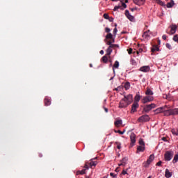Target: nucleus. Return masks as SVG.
<instances>
[{
  "instance_id": "1",
  "label": "nucleus",
  "mask_w": 178,
  "mask_h": 178,
  "mask_svg": "<svg viewBox=\"0 0 178 178\" xmlns=\"http://www.w3.org/2000/svg\"><path fill=\"white\" fill-rule=\"evenodd\" d=\"M169 106L167 105L158 108L155 110L156 113H163L165 116H166V112H168Z\"/></svg>"
},
{
  "instance_id": "2",
  "label": "nucleus",
  "mask_w": 178,
  "mask_h": 178,
  "mask_svg": "<svg viewBox=\"0 0 178 178\" xmlns=\"http://www.w3.org/2000/svg\"><path fill=\"white\" fill-rule=\"evenodd\" d=\"M166 116H170L172 115H178V108L170 109L168 107V111L165 113Z\"/></svg>"
},
{
  "instance_id": "3",
  "label": "nucleus",
  "mask_w": 178,
  "mask_h": 178,
  "mask_svg": "<svg viewBox=\"0 0 178 178\" xmlns=\"http://www.w3.org/2000/svg\"><path fill=\"white\" fill-rule=\"evenodd\" d=\"M169 29H170V32H167L168 34H170V35H172L176 33V30H177V26L175 24H172L170 26Z\"/></svg>"
},
{
  "instance_id": "4",
  "label": "nucleus",
  "mask_w": 178,
  "mask_h": 178,
  "mask_svg": "<svg viewBox=\"0 0 178 178\" xmlns=\"http://www.w3.org/2000/svg\"><path fill=\"white\" fill-rule=\"evenodd\" d=\"M154 101V96L147 95L146 97H143L142 102L143 104H147V102H151Z\"/></svg>"
},
{
  "instance_id": "5",
  "label": "nucleus",
  "mask_w": 178,
  "mask_h": 178,
  "mask_svg": "<svg viewBox=\"0 0 178 178\" xmlns=\"http://www.w3.org/2000/svg\"><path fill=\"white\" fill-rule=\"evenodd\" d=\"M138 120L140 123L143 122H149V116L148 115H142L138 119Z\"/></svg>"
},
{
  "instance_id": "6",
  "label": "nucleus",
  "mask_w": 178,
  "mask_h": 178,
  "mask_svg": "<svg viewBox=\"0 0 178 178\" xmlns=\"http://www.w3.org/2000/svg\"><path fill=\"white\" fill-rule=\"evenodd\" d=\"M164 157L165 161H170L173 158V152H166Z\"/></svg>"
},
{
  "instance_id": "7",
  "label": "nucleus",
  "mask_w": 178,
  "mask_h": 178,
  "mask_svg": "<svg viewBox=\"0 0 178 178\" xmlns=\"http://www.w3.org/2000/svg\"><path fill=\"white\" fill-rule=\"evenodd\" d=\"M156 107V105L155 104H151L147 105L144 108V111L145 112H149V111H152V109H154Z\"/></svg>"
},
{
  "instance_id": "8",
  "label": "nucleus",
  "mask_w": 178,
  "mask_h": 178,
  "mask_svg": "<svg viewBox=\"0 0 178 178\" xmlns=\"http://www.w3.org/2000/svg\"><path fill=\"white\" fill-rule=\"evenodd\" d=\"M128 105H130L124 99H122L119 104V108H127Z\"/></svg>"
},
{
  "instance_id": "9",
  "label": "nucleus",
  "mask_w": 178,
  "mask_h": 178,
  "mask_svg": "<svg viewBox=\"0 0 178 178\" xmlns=\"http://www.w3.org/2000/svg\"><path fill=\"white\" fill-rule=\"evenodd\" d=\"M124 99H125L128 104H131L133 102V95H128L124 96Z\"/></svg>"
},
{
  "instance_id": "10",
  "label": "nucleus",
  "mask_w": 178,
  "mask_h": 178,
  "mask_svg": "<svg viewBox=\"0 0 178 178\" xmlns=\"http://www.w3.org/2000/svg\"><path fill=\"white\" fill-rule=\"evenodd\" d=\"M130 140H131V147H134V144H136V134L134 133L131 134Z\"/></svg>"
},
{
  "instance_id": "11",
  "label": "nucleus",
  "mask_w": 178,
  "mask_h": 178,
  "mask_svg": "<svg viewBox=\"0 0 178 178\" xmlns=\"http://www.w3.org/2000/svg\"><path fill=\"white\" fill-rule=\"evenodd\" d=\"M154 159H155V156L154 154H151L149 159L146 161L147 166H149V165H151V163L153 162Z\"/></svg>"
},
{
  "instance_id": "12",
  "label": "nucleus",
  "mask_w": 178,
  "mask_h": 178,
  "mask_svg": "<svg viewBox=\"0 0 178 178\" xmlns=\"http://www.w3.org/2000/svg\"><path fill=\"white\" fill-rule=\"evenodd\" d=\"M125 15L127 16V19L130 20V22H134V17L133 15H130V13L128 10H125Z\"/></svg>"
},
{
  "instance_id": "13",
  "label": "nucleus",
  "mask_w": 178,
  "mask_h": 178,
  "mask_svg": "<svg viewBox=\"0 0 178 178\" xmlns=\"http://www.w3.org/2000/svg\"><path fill=\"white\" fill-rule=\"evenodd\" d=\"M151 68L148 65L143 66L140 68V71L143 72V73H147L149 72Z\"/></svg>"
},
{
  "instance_id": "14",
  "label": "nucleus",
  "mask_w": 178,
  "mask_h": 178,
  "mask_svg": "<svg viewBox=\"0 0 178 178\" xmlns=\"http://www.w3.org/2000/svg\"><path fill=\"white\" fill-rule=\"evenodd\" d=\"M129 161V159H127V157L123 158L121 161H120V163L118 164V166H126V165H127V161Z\"/></svg>"
},
{
  "instance_id": "15",
  "label": "nucleus",
  "mask_w": 178,
  "mask_h": 178,
  "mask_svg": "<svg viewBox=\"0 0 178 178\" xmlns=\"http://www.w3.org/2000/svg\"><path fill=\"white\" fill-rule=\"evenodd\" d=\"M137 108H138V103L134 102V103L132 105V108L131 111V113H134V112H136Z\"/></svg>"
},
{
  "instance_id": "16",
  "label": "nucleus",
  "mask_w": 178,
  "mask_h": 178,
  "mask_svg": "<svg viewBox=\"0 0 178 178\" xmlns=\"http://www.w3.org/2000/svg\"><path fill=\"white\" fill-rule=\"evenodd\" d=\"M115 127H120L122 124H123V120H116L114 122Z\"/></svg>"
},
{
  "instance_id": "17",
  "label": "nucleus",
  "mask_w": 178,
  "mask_h": 178,
  "mask_svg": "<svg viewBox=\"0 0 178 178\" xmlns=\"http://www.w3.org/2000/svg\"><path fill=\"white\" fill-rule=\"evenodd\" d=\"M134 2L136 5L141 6V5H144L145 3V0H134Z\"/></svg>"
},
{
  "instance_id": "18",
  "label": "nucleus",
  "mask_w": 178,
  "mask_h": 178,
  "mask_svg": "<svg viewBox=\"0 0 178 178\" xmlns=\"http://www.w3.org/2000/svg\"><path fill=\"white\" fill-rule=\"evenodd\" d=\"M172 173L170 172V171H169V170H168V169L165 170V177L166 178L172 177Z\"/></svg>"
},
{
  "instance_id": "19",
  "label": "nucleus",
  "mask_w": 178,
  "mask_h": 178,
  "mask_svg": "<svg viewBox=\"0 0 178 178\" xmlns=\"http://www.w3.org/2000/svg\"><path fill=\"white\" fill-rule=\"evenodd\" d=\"M149 35H151V32L149 31V30H148L143 33V37H144L145 38H149Z\"/></svg>"
},
{
  "instance_id": "20",
  "label": "nucleus",
  "mask_w": 178,
  "mask_h": 178,
  "mask_svg": "<svg viewBox=\"0 0 178 178\" xmlns=\"http://www.w3.org/2000/svg\"><path fill=\"white\" fill-rule=\"evenodd\" d=\"M137 149L139 152H144V151H145V146L140 145L138 147Z\"/></svg>"
},
{
  "instance_id": "21",
  "label": "nucleus",
  "mask_w": 178,
  "mask_h": 178,
  "mask_svg": "<svg viewBox=\"0 0 178 178\" xmlns=\"http://www.w3.org/2000/svg\"><path fill=\"white\" fill-rule=\"evenodd\" d=\"M173 6H175V1L173 0H170V1L167 3V8H173Z\"/></svg>"
},
{
  "instance_id": "22",
  "label": "nucleus",
  "mask_w": 178,
  "mask_h": 178,
  "mask_svg": "<svg viewBox=\"0 0 178 178\" xmlns=\"http://www.w3.org/2000/svg\"><path fill=\"white\" fill-rule=\"evenodd\" d=\"M134 99H135L134 102H137L138 104V102H140V99H141V96L139 94H136Z\"/></svg>"
},
{
  "instance_id": "23",
  "label": "nucleus",
  "mask_w": 178,
  "mask_h": 178,
  "mask_svg": "<svg viewBox=\"0 0 178 178\" xmlns=\"http://www.w3.org/2000/svg\"><path fill=\"white\" fill-rule=\"evenodd\" d=\"M146 95H150L152 96L154 95V92H152V90H151V89L147 88L146 92H145Z\"/></svg>"
},
{
  "instance_id": "24",
  "label": "nucleus",
  "mask_w": 178,
  "mask_h": 178,
  "mask_svg": "<svg viewBox=\"0 0 178 178\" xmlns=\"http://www.w3.org/2000/svg\"><path fill=\"white\" fill-rule=\"evenodd\" d=\"M171 133H172V134H173V136H178V129H172L171 130Z\"/></svg>"
},
{
  "instance_id": "25",
  "label": "nucleus",
  "mask_w": 178,
  "mask_h": 178,
  "mask_svg": "<svg viewBox=\"0 0 178 178\" xmlns=\"http://www.w3.org/2000/svg\"><path fill=\"white\" fill-rule=\"evenodd\" d=\"M44 104H45L46 106L51 105V100L49 99H45Z\"/></svg>"
},
{
  "instance_id": "26",
  "label": "nucleus",
  "mask_w": 178,
  "mask_h": 178,
  "mask_svg": "<svg viewBox=\"0 0 178 178\" xmlns=\"http://www.w3.org/2000/svg\"><path fill=\"white\" fill-rule=\"evenodd\" d=\"M156 3L161 5V6H165V3L161 0H156Z\"/></svg>"
},
{
  "instance_id": "27",
  "label": "nucleus",
  "mask_w": 178,
  "mask_h": 178,
  "mask_svg": "<svg viewBox=\"0 0 178 178\" xmlns=\"http://www.w3.org/2000/svg\"><path fill=\"white\" fill-rule=\"evenodd\" d=\"M112 51H113L112 49H111L110 47H108V49L106 51V55L109 56L111 54H112Z\"/></svg>"
},
{
  "instance_id": "28",
  "label": "nucleus",
  "mask_w": 178,
  "mask_h": 178,
  "mask_svg": "<svg viewBox=\"0 0 178 178\" xmlns=\"http://www.w3.org/2000/svg\"><path fill=\"white\" fill-rule=\"evenodd\" d=\"M76 175H86V169L77 171Z\"/></svg>"
},
{
  "instance_id": "29",
  "label": "nucleus",
  "mask_w": 178,
  "mask_h": 178,
  "mask_svg": "<svg viewBox=\"0 0 178 178\" xmlns=\"http://www.w3.org/2000/svg\"><path fill=\"white\" fill-rule=\"evenodd\" d=\"M113 37V35H112V33L107 34L106 36L105 41H106V40H111Z\"/></svg>"
},
{
  "instance_id": "30",
  "label": "nucleus",
  "mask_w": 178,
  "mask_h": 178,
  "mask_svg": "<svg viewBox=\"0 0 178 178\" xmlns=\"http://www.w3.org/2000/svg\"><path fill=\"white\" fill-rule=\"evenodd\" d=\"M102 62H104V63H107L108 62V57L106 56H104L102 58Z\"/></svg>"
},
{
  "instance_id": "31",
  "label": "nucleus",
  "mask_w": 178,
  "mask_h": 178,
  "mask_svg": "<svg viewBox=\"0 0 178 178\" xmlns=\"http://www.w3.org/2000/svg\"><path fill=\"white\" fill-rule=\"evenodd\" d=\"M97 161H90L89 163V165L91 168H92V166H97Z\"/></svg>"
},
{
  "instance_id": "32",
  "label": "nucleus",
  "mask_w": 178,
  "mask_h": 178,
  "mask_svg": "<svg viewBox=\"0 0 178 178\" xmlns=\"http://www.w3.org/2000/svg\"><path fill=\"white\" fill-rule=\"evenodd\" d=\"M124 88H125V90H129L130 88V83H129V82L125 83Z\"/></svg>"
},
{
  "instance_id": "33",
  "label": "nucleus",
  "mask_w": 178,
  "mask_h": 178,
  "mask_svg": "<svg viewBox=\"0 0 178 178\" xmlns=\"http://www.w3.org/2000/svg\"><path fill=\"white\" fill-rule=\"evenodd\" d=\"M177 161H178V154H176V155L174 156V159H173V160H172V162H173L174 163H176V162H177Z\"/></svg>"
},
{
  "instance_id": "34",
  "label": "nucleus",
  "mask_w": 178,
  "mask_h": 178,
  "mask_svg": "<svg viewBox=\"0 0 178 178\" xmlns=\"http://www.w3.org/2000/svg\"><path fill=\"white\" fill-rule=\"evenodd\" d=\"M113 67H115V69H118L119 68V63L118 61H115L114 65H113Z\"/></svg>"
},
{
  "instance_id": "35",
  "label": "nucleus",
  "mask_w": 178,
  "mask_h": 178,
  "mask_svg": "<svg viewBox=\"0 0 178 178\" xmlns=\"http://www.w3.org/2000/svg\"><path fill=\"white\" fill-rule=\"evenodd\" d=\"M108 47H110L112 49V48H119V45L111 44V46H109Z\"/></svg>"
},
{
  "instance_id": "36",
  "label": "nucleus",
  "mask_w": 178,
  "mask_h": 178,
  "mask_svg": "<svg viewBox=\"0 0 178 178\" xmlns=\"http://www.w3.org/2000/svg\"><path fill=\"white\" fill-rule=\"evenodd\" d=\"M172 40H173V41H175V42H178V35H174Z\"/></svg>"
},
{
  "instance_id": "37",
  "label": "nucleus",
  "mask_w": 178,
  "mask_h": 178,
  "mask_svg": "<svg viewBox=\"0 0 178 178\" xmlns=\"http://www.w3.org/2000/svg\"><path fill=\"white\" fill-rule=\"evenodd\" d=\"M156 51H159V48L158 47H154L152 49V52H155Z\"/></svg>"
},
{
  "instance_id": "38",
  "label": "nucleus",
  "mask_w": 178,
  "mask_h": 178,
  "mask_svg": "<svg viewBox=\"0 0 178 178\" xmlns=\"http://www.w3.org/2000/svg\"><path fill=\"white\" fill-rule=\"evenodd\" d=\"M139 145L145 146V143H144V140H143V139L139 140Z\"/></svg>"
},
{
  "instance_id": "39",
  "label": "nucleus",
  "mask_w": 178,
  "mask_h": 178,
  "mask_svg": "<svg viewBox=\"0 0 178 178\" xmlns=\"http://www.w3.org/2000/svg\"><path fill=\"white\" fill-rule=\"evenodd\" d=\"M165 47H166V48H168V49H172V45H170V44H169V43H167V44H165Z\"/></svg>"
},
{
  "instance_id": "40",
  "label": "nucleus",
  "mask_w": 178,
  "mask_h": 178,
  "mask_svg": "<svg viewBox=\"0 0 178 178\" xmlns=\"http://www.w3.org/2000/svg\"><path fill=\"white\" fill-rule=\"evenodd\" d=\"M104 19H106L107 20L109 19V15L105 13L104 14Z\"/></svg>"
},
{
  "instance_id": "41",
  "label": "nucleus",
  "mask_w": 178,
  "mask_h": 178,
  "mask_svg": "<svg viewBox=\"0 0 178 178\" xmlns=\"http://www.w3.org/2000/svg\"><path fill=\"white\" fill-rule=\"evenodd\" d=\"M129 170V169L127 170H123L122 172V175H127V171Z\"/></svg>"
},
{
  "instance_id": "42",
  "label": "nucleus",
  "mask_w": 178,
  "mask_h": 178,
  "mask_svg": "<svg viewBox=\"0 0 178 178\" xmlns=\"http://www.w3.org/2000/svg\"><path fill=\"white\" fill-rule=\"evenodd\" d=\"M105 31H106V33H110V32H111V29H109V28H106V29H105Z\"/></svg>"
},
{
  "instance_id": "43",
  "label": "nucleus",
  "mask_w": 178,
  "mask_h": 178,
  "mask_svg": "<svg viewBox=\"0 0 178 178\" xmlns=\"http://www.w3.org/2000/svg\"><path fill=\"white\" fill-rule=\"evenodd\" d=\"M116 33H118V29L115 28L114 30H113L114 35H116Z\"/></svg>"
},
{
  "instance_id": "44",
  "label": "nucleus",
  "mask_w": 178,
  "mask_h": 178,
  "mask_svg": "<svg viewBox=\"0 0 178 178\" xmlns=\"http://www.w3.org/2000/svg\"><path fill=\"white\" fill-rule=\"evenodd\" d=\"M115 133H118L119 134L123 135V132H122L120 130L115 131Z\"/></svg>"
},
{
  "instance_id": "45",
  "label": "nucleus",
  "mask_w": 178,
  "mask_h": 178,
  "mask_svg": "<svg viewBox=\"0 0 178 178\" xmlns=\"http://www.w3.org/2000/svg\"><path fill=\"white\" fill-rule=\"evenodd\" d=\"M122 7L124 8V9H126V8H127V6L126 3H122Z\"/></svg>"
},
{
  "instance_id": "46",
  "label": "nucleus",
  "mask_w": 178,
  "mask_h": 178,
  "mask_svg": "<svg viewBox=\"0 0 178 178\" xmlns=\"http://www.w3.org/2000/svg\"><path fill=\"white\" fill-rule=\"evenodd\" d=\"M128 51V54L130 55L132 52H133V49H129L127 50Z\"/></svg>"
},
{
  "instance_id": "47",
  "label": "nucleus",
  "mask_w": 178,
  "mask_h": 178,
  "mask_svg": "<svg viewBox=\"0 0 178 178\" xmlns=\"http://www.w3.org/2000/svg\"><path fill=\"white\" fill-rule=\"evenodd\" d=\"M112 44L111 41H107L106 42V45H109V47H111V44Z\"/></svg>"
},
{
  "instance_id": "48",
  "label": "nucleus",
  "mask_w": 178,
  "mask_h": 178,
  "mask_svg": "<svg viewBox=\"0 0 178 178\" xmlns=\"http://www.w3.org/2000/svg\"><path fill=\"white\" fill-rule=\"evenodd\" d=\"M161 165H162V161H159V162L156 163V165H157V166H161Z\"/></svg>"
},
{
  "instance_id": "49",
  "label": "nucleus",
  "mask_w": 178,
  "mask_h": 178,
  "mask_svg": "<svg viewBox=\"0 0 178 178\" xmlns=\"http://www.w3.org/2000/svg\"><path fill=\"white\" fill-rule=\"evenodd\" d=\"M110 176H112V177H116V175L113 174V172L110 173Z\"/></svg>"
},
{
  "instance_id": "50",
  "label": "nucleus",
  "mask_w": 178,
  "mask_h": 178,
  "mask_svg": "<svg viewBox=\"0 0 178 178\" xmlns=\"http://www.w3.org/2000/svg\"><path fill=\"white\" fill-rule=\"evenodd\" d=\"M140 52H143L142 49H139V51H136L137 55H138V54H140Z\"/></svg>"
},
{
  "instance_id": "51",
  "label": "nucleus",
  "mask_w": 178,
  "mask_h": 178,
  "mask_svg": "<svg viewBox=\"0 0 178 178\" xmlns=\"http://www.w3.org/2000/svg\"><path fill=\"white\" fill-rule=\"evenodd\" d=\"M117 148H118V149H120V148H122L121 145H120V144H118V145H117Z\"/></svg>"
},
{
  "instance_id": "52",
  "label": "nucleus",
  "mask_w": 178,
  "mask_h": 178,
  "mask_svg": "<svg viewBox=\"0 0 178 178\" xmlns=\"http://www.w3.org/2000/svg\"><path fill=\"white\" fill-rule=\"evenodd\" d=\"M162 38H163V40H166V38H167L166 35H163L162 36Z\"/></svg>"
},
{
  "instance_id": "53",
  "label": "nucleus",
  "mask_w": 178,
  "mask_h": 178,
  "mask_svg": "<svg viewBox=\"0 0 178 178\" xmlns=\"http://www.w3.org/2000/svg\"><path fill=\"white\" fill-rule=\"evenodd\" d=\"M119 8H120V7H119V6H115V7L114 8V10H118V9H119Z\"/></svg>"
},
{
  "instance_id": "54",
  "label": "nucleus",
  "mask_w": 178,
  "mask_h": 178,
  "mask_svg": "<svg viewBox=\"0 0 178 178\" xmlns=\"http://www.w3.org/2000/svg\"><path fill=\"white\" fill-rule=\"evenodd\" d=\"M100 54H101V55H104V50H101V51H100Z\"/></svg>"
},
{
  "instance_id": "55",
  "label": "nucleus",
  "mask_w": 178,
  "mask_h": 178,
  "mask_svg": "<svg viewBox=\"0 0 178 178\" xmlns=\"http://www.w3.org/2000/svg\"><path fill=\"white\" fill-rule=\"evenodd\" d=\"M84 168H86V169H88V164H86Z\"/></svg>"
},
{
  "instance_id": "56",
  "label": "nucleus",
  "mask_w": 178,
  "mask_h": 178,
  "mask_svg": "<svg viewBox=\"0 0 178 178\" xmlns=\"http://www.w3.org/2000/svg\"><path fill=\"white\" fill-rule=\"evenodd\" d=\"M162 140L163 141H166V138H165V137L162 138Z\"/></svg>"
},
{
  "instance_id": "57",
  "label": "nucleus",
  "mask_w": 178,
  "mask_h": 178,
  "mask_svg": "<svg viewBox=\"0 0 178 178\" xmlns=\"http://www.w3.org/2000/svg\"><path fill=\"white\" fill-rule=\"evenodd\" d=\"M104 111H105V112L108 113V108H105Z\"/></svg>"
},
{
  "instance_id": "58",
  "label": "nucleus",
  "mask_w": 178,
  "mask_h": 178,
  "mask_svg": "<svg viewBox=\"0 0 178 178\" xmlns=\"http://www.w3.org/2000/svg\"><path fill=\"white\" fill-rule=\"evenodd\" d=\"M122 133H123V134H124V133H126V129H124L123 131H122Z\"/></svg>"
},
{
  "instance_id": "59",
  "label": "nucleus",
  "mask_w": 178,
  "mask_h": 178,
  "mask_svg": "<svg viewBox=\"0 0 178 178\" xmlns=\"http://www.w3.org/2000/svg\"><path fill=\"white\" fill-rule=\"evenodd\" d=\"M110 22H113V18H111V19H110Z\"/></svg>"
},
{
  "instance_id": "60",
  "label": "nucleus",
  "mask_w": 178,
  "mask_h": 178,
  "mask_svg": "<svg viewBox=\"0 0 178 178\" xmlns=\"http://www.w3.org/2000/svg\"><path fill=\"white\" fill-rule=\"evenodd\" d=\"M118 169H119V168H117L115 169V172H118Z\"/></svg>"
},
{
  "instance_id": "61",
  "label": "nucleus",
  "mask_w": 178,
  "mask_h": 178,
  "mask_svg": "<svg viewBox=\"0 0 178 178\" xmlns=\"http://www.w3.org/2000/svg\"><path fill=\"white\" fill-rule=\"evenodd\" d=\"M90 67H92V64H90Z\"/></svg>"
},
{
  "instance_id": "62",
  "label": "nucleus",
  "mask_w": 178,
  "mask_h": 178,
  "mask_svg": "<svg viewBox=\"0 0 178 178\" xmlns=\"http://www.w3.org/2000/svg\"><path fill=\"white\" fill-rule=\"evenodd\" d=\"M125 2H126V3H127V2H128V1H127V0H126V1H125Z\"/></svg>"
}]
</instances>
